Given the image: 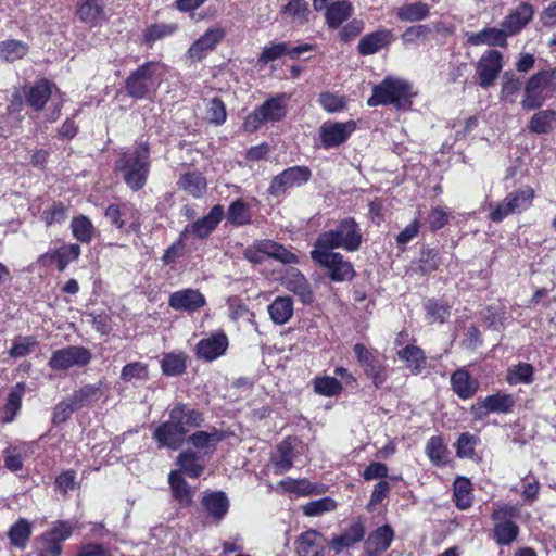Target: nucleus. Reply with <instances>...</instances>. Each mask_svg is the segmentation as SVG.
Instances as JSON below:
<instances>
[{
    "instance_id": "f03ea898",
    "label": "nucleus",
    "mask_w": 556,
    "mask_h": 556,
    "mask_svg": "<svg viewBox=\"0 0 556 556\" xmlns=\"http://www.w3.org/2000/svg\"><path fill=\"white\" fill-rule=\"evenodd\" d=\"M116 169L123 173L128 187L135 191L142 189L150 170L148 146L140 143L135 151L124 153L116 162Z\"/></svg>"
},
{
    "instance_id": "393cba45",
    "label": "nucleus",
    "mask_w": 556,
    "mask_h": 556,
    "mask_svg": "<svg viewBox=\"0 0 556 556\" xmlns=\"http://www.w3.org/2000/svg\"><path fill=\"white\" fill-rule=\"evenodd\" d=\"M169 417L177 424L186 435L192 428L200 427L203 422L202 414L186 404L176 403L169 410Z\"/></svg>"
},
{
    "instance_id": "864d4df0",
    "label": "nucleus",
    "mask_w": 556,
    "mask_h": 556,
    "mask_svg": "<svg viewBox=\"0 0 556 556\" xmlns=\"http://www.w3.org/2000/svg\"><path fill=\"white\" fill-rule=\"evenodd\" d=\"M205 118L216 126L223 125L227 119V112L224 102L219 98L205 100Z\"/></svg>"
},
{
    "instance_id": "0e129e2a",
    "label": "nucleus",
    "mask_w": 556,
    "mask_h": 556,
    "mask_svg": "<svg viewBox=\"0 0 556 556\" xmlns=\"http://www.w3.org/2000/svg\"><path fill=\"white\" fill-rule=\"evenodd\" d=\"M148 378V365L142 362H132L125 365L121 371V379L125 382L144 380Z\"/></svg>"
},
{
    "instance_id": "c85d7f7f",
    "label": "nucleus",
    "mask_w": 556,
    "mask_h": 556,
    "mask_svg": "<svg viewBox=\"0 0 556 556\" xmlns=\"http://www.w3.org/2000/svg\"><path fill=\"white\" fill-rule=\"evenodd\" d=\"M394 538L390 526L384 525L372 531L364 543L366 554L378 555L389 548Z\"/></svg>"
},
{
    "instance_id": "72a5a7b5",
    "label": "nucleus",
    "mask_w": 556,
    "mask_h": 556,
    "mask_svg": "<svg viewBox=\"0 0 556 556\" xmlns=\"http://www.w3.org/2000/svg\"><path fill=\"white\" fill-rule=\"evenodd\" d=\"M508 37L506 30L501 25V28H484L479 33L471 34L468 37V42L473 46L488 45L504 47Z\"/></svg>"
},
{
    "instance_id": "680f3d73",
    "label": "nucleus",
    "mask_w": 556,
    "mask_h": 556,
    "mask_svg": "<svg viewBox=\"0 0 556 556\" xmlns=\"http://www.w3.org/2000/svg\"><path fill=\"white\" fill-rule=\"evenodd\" d=\"M178 29L177 24L157 23L150 25L143 34V38L147 42L153 43L165 37H168L176 33Z\"/></svg>"
},
{
    "instance_id": "a19ab883",
    "label": "nucleus",
    "mask_w": 556,
    "mask_h": 556,
    "mask_svg": "<svg viewBox=\"0 0 556 556\" xmlns=\"http://www.w3.org/2000/svg\"><path fill=\"white\" fill-rule=\"evenodd\" d=\"M103 395L102 391V382L98 381L94 384H86L81 387L78 390H75L73 394L71 395L74 403L77 405V407L80 409L84 406H87L91 404L92 402H96L100 400V397Z\"/></svg>"
},
{
    "instance_id": "603ef678",
    "label": "nucleus",
    "mask_w": 556,
    "mask_h": 556,
    "mask_svg": "<svg viewBox=\"0 0 556 556\" xmlns=\"http://www.w3.org/2000/svg\"><path fill=\"white\" fill-rule=\"evenodd\" d=\"M73 236L83 243H88L92 240L94 227L91 220L81 215L73 218L71 223Z\"/></svg>"
},
{
    "instance_id": "a878e982",
    "label": "nucleus",
    "mask_w": 556,
    "mask_h": 556,
    "mask_svg": "<svg viewBox=\"0 0 556 556\" xmlns=\"http://www.w3.org/2000/svg\"><path fill=\"white\" fill-rule=\"evenodd\" d=\"M285 288L296 294L302 303L309 304L313 302V293L307 279L298 269H290L282 279Z\"/></svg>"
},
{
    "instance_id": "3c124183",
    "label": "nucleus",
    "mask_w": 556,
    "mask_h": 556,
    "mask_svg": "<svg viewBox=\"0 0 556 556\" xmlns=\"http://www.w3.org/2000/svg\"><path fill=\"white\" fill-rule=\"evenodd\" d=\"M223 432L213 429L211 432L197 431L189 437L188 441L198 450L214 448L217 443L223 441Z\"/></svg>"
},
{
    "instance_id": "37998d69",
    "label": "nucleus",
    "mask_w": 556,
    "mask_h": 556,
    "mask_svg": "<svg viewBox=\"0 0 556 556\" xmlns=\"http://www.w3.org/2000/svg\"><path fill=\"white\" fill-rule=\"evenodd\" d=\"M51 96V84L40 80L29 88L26 97L27 103L35 110H41Z\"/></svg>"
},
{
    "instance_id": "5701e85b",
    "label": "nucleus",
    "mask_w": 556,
    "mask_h": 556,
    "mask_svg": "<svg viewBox=\"0 0 556 556\" xmlns=\"http://www.w3.org/2000/svg\"><path fill=\"white\" fill-rule=\"evenodd\" d=\"M185 437L184 432L170 417L167 421L156 427L153 432V439L159 445L170 450H178L182 445Z\"/></svg>"
},
{
    "instance_id": "aec40b11",
    "label": "nucleus",
    "mask_w": 556,
    "mask_h": 556,
    "mask_svg": "<svg viewBox=\"0 0 556 556\" xmlns=\"http://www.w3.org/2000/svg\"><path fill=\"white\" fill-rule=\"evenodd\" d=\"M312 50H314V46L311 43H302L295 47H291L287 42L273 43L263 49V52L258 58V62L267 64L279 59L283 54H288L291 59H298L303 53Z\"/></svg>"
},
{
    "instance_id": "39448f33",
    "label": "nucleus",
    "mask_w": 556,
    "mask_h": 556,
    "mask_svg": "<svg viewBox=\"0 0 556 556\" xmlns=\"http://www.w3.org/2000/svg\"><path fill=\"white\" fill-rule=\"evenodd\" d=\"M311 257L316 264L326 269L331 281H350L355 276L353 264L339 252L313 248Z\"/></svg>"
},
{
    "instance_id": "c03bdc74",
    "label": "nucleus",
    "mask_w": 556,
    "mask_h": 556,
    "mask_svg": "<svg viewBox=\"0 0 556 556\" xmlns=\"http://www.w3.org/2000/svg\"><path fill=\"white\" fill-rule=\"evenodd\" d=\"M454 500L456 506L462 509H468L472 505L471 482L469 479L458 477L454 482Z\"/></svg>"
},
{
    "instance_id": "4c0bfd02",
    "label": "nucleus",
    "mask_w": 556,
    "mask_h": 556,
    "mask_svg": "<svg viewBox=\"0 0 556 556\" xmlns=\"http://www.w3.org/2000/svg\"><path fill=\"white\" fill-rule=\"evenodd\" d=\"M293 445L290 438L283 440L278 446L277 452L273 456L274 469L277 475L287 472L293 465Z\"/></svg>"
},
{
    "instance_id": "c756f323",
    "label": "nucleus",
    "mask_w": 556,
    "mask_h": 556,
    "mask_svg": "<svg viewBox=\"0 0 556 556\" xmlns=\"http://www.w3.org/2000/svg\"><path fill=\"white\" fill-rule=\"evenodd\" d=\"M532 17V7L528 3H522L502 22V26L508 36H513L520 31Z\"/></svg>"
},
{
    "instance_id": "58836bf2",
    "label": "nucleus",
    "mask_w": 556,
    "mask_h": 556,
    "mask_svg": "<svg viewBox=\"0 0 556 556\" xmlns=\"http://www.w3.org/2000/svg\"><path fill=\"white\" fill-rule=\"evenodd\" d=\"M430 8L427 3L417 1L401 5L396 10V16L403 22H418L427 18Z\"/></svg>"
},
{
    "instance_id": "8fccbe9b",
    "label": "nucleus",
    "mask_w": 556,
    "mask_h": 556,
    "mask_svg": "<svg viewBox=\"0 0 556 556\" xmlns=\"http://www.w3.org/2000/svg\"><path fill=\"white\" fill-rule=\"evenodd\" d=\"M26 391V384L24 382L16 383L8 395L5 404V421H12L21 409L22 399Z\"/></svg>"
},
{
    "instance_id": "e433bc0d",
    "label": "nucleus",
    "mask_w": 556,
    "mask_h": 556,
    "mask_svg": "<svg viewBox=\"0 0 556 556\" xmlns=\"http://www.w3.org/2000/svg\"><path fill=\"white\" fill-rule=\"evenodd\" d=\"M270 319L276 325H285L293 315V301L290 296H278L268 306Z\"/></svg>"
},
{
    "instance_id": "a211bd4d",
    "label": "nucleus",
    "mask_w": 556,
    "mask_h": 556,
    "mask_svg": "<svg viewBox=\"0 0 556 556\" xmlns=\"http://www.w3.org/2000/svg\"><path fill=\"white\" fill-rule=\"evenodd\" d=\"M366 534V526L363 520L357 519L351 522L341 534L336 535L328 544L337 555L352 548L362 542Z\"/></svg>"
},
{
    "instance_id": "f704fd0d",
    "label": "nucleus",
    "mask_w": 556,
    "mask_h": 556,
    "mask_svg": "<svg viewBox=\"0 0 556 556\" xmlns=\"http://www.w3.org/2000/svg\"><path fill=\"white\" fill-rule=\"evenodd\" d=\"M168 483L170 485L173 496L180 505L189 506L192 503L193 490L182 478L180 471H172L168 476Z\"/></svg>"
},
{
    "instance_id": "ea45409f",
    "label": "nucleus",
    "mask_w": 556,
    "mask_h": 556,
    "mask_svg": "<svg viewBox=\"0 0 556 556\" xmlns=\"http://www.w3.org/2000/svg\"><path fill=\"white\" fill-rule=\"evenodd\" d=\"M556 124V111L542 110L535 113L530 122L529 129L538 135L548 134L553 130Z\"/></svg>"
},
{
    "instance_id": "f8f14e48",
    "label": "nucleus",
    "mask_w": 556,
    "mask_h": 556,
    "mask_svg": "<svg viewBox=\"0 0 556 556\" xmlns=\"http://www.w3.org/2000/svg\"><path fill=\"white\" fill-rule=\"evenodd\" d=\"M353 350L366 376L372 380L376 388H380L388 378L387 367L364 344L356 343Z\"/></svg>"
},
{
    "instance_id": "f257e3e1",
    "label": "nucleus",
    "mask_w": 556,
    "mask_h": 556,
    "mask_svg": "<svg viewBox=\"0 0 556 556\" xmlns=\"http://www.w3.org/2000/svg\"><path fill=\"white\" fill-rule=\"evenodd\" d=\"M362 239L358 224L353 218H344L334 229L320 233L314 248L331 251L342 248L345 251L354 252L361 248Z\"/></svg>"
},
{
    "instance_id": "de8ad7c7",
    "label": "nucleus",
    "mask_w": 556,
    "mask_h": 556,
    "mask_svg": "<svg viewBox=\"0 0 556 556\" xmlns=\"http://www.w3.org/2000/svg\"><path fill=\"white\" fill-rule=\"evenodd\" d=\"M203 505L217 519L224 517L229 507L228 498L224 492H214L205 495L203 497Z\"/></svg>"
},
{
    "instance_id": "cd10ccee",
    "label": "nucleus",
    "mask_w": 556,
    "mask_h": 556,
    "mask_svg": "<svg viewBox=\"0 0 556 556\" xmlns=\"http://www.w3.org/2000/svg\"><path fill=\"white\" fill-rule=\"evenodd\" d=\"M392 41V33L380 29L365 35L358 42L357 50L361 55H371L388 47Z\"/></svg>"
},
{
    "instance_id": "79ce46f5",
    "label": "nucleus",
    "mask_w": 556,
    "mask_h": 556,
    "mask_svg": "<svg viewBox=\"0 0 556 556\" xmlns=\"http://www.w3.org/2000/svg\"><path fill=\"white\" fill-rule=\"evenodd\" d=\"M179 471L190 478H198L202 475L204 466L200 463L198 455L192 451L181 452L176 460Z\"/></svg>"
},
{
    "instance_id": "7ed1b4c3",
    "label": "nucleus",
    "mask_w": 556,
    "mask_h": 556,
    "mask_svg": "<svg viewBox=\"0 0 556 556\" xmlns=\"http://www.w3.org/2000/svg\"><path fill=\"white\" fill-rule=\"evenodd\" d=\"M412 97V86L397 78L387 77L372 89L371 97L367 100L369 106L394 104L399 109L405 106Z\"/></svg>"
},
{
    "instance_id": "338daca9",
    "label": "nucleus",
    "mask_w": 556,
    "mask_h": 556,
    "mask_svg": "<svg viewBox=\"0 0 556 556\" xmlns=\"http://www.w3.org/2000/svg\"><path fill=\"white\" fill-rule=\"evenodd\" d=\"M425 308L427 311V317L431 323H443L451 313L450 306L435 300H428L425 304Z\"/></svg>"
},
{
    "instance_id": "e2e57ef3",
    "label": "nucleus",
    "mask_w": 556,
    "mask_h": 556,
    "mask_svg": "<svg viewBox=\"0 0 556 556\" xmlns=\"http://www.w3.org/2000/svg\"><path fill=\"white\" fill-rule=\"evenodd\" d=\"M314 391L324 396H334L342 391V386L334 377H317L314 380Z\"/></svg>"
},
{
    "instance_id": "052dcab7",
    "label": "nucleus",
    "mask_w": 556,
    "mask_h": 556,
    "mask_svg": "<svg viewBox=\"0 0 556 556\" xmlns=\"http://www.w3.org/2000/svg\"><path fill=\"white\" fill-rule=\"evenodd\" d=\"M521 89L519 77L513 72H505L502 78V97L503 99L514 103Z\"/></svg>"
},
{
    "instance_id": "2eb2a0df",
    "label": "nucleus",
    "mask_w": 556,
    "mask_h": 556,
    "mask_svg": "<svg viewBox=\"0 0 556 556\" xmlns=\"http://www.w3.org/2000/svg\"><path fill=\"white\" fill-rule=\"evenodd\" d=\"M229 341L226 333L224 331H216L198 342L195 355L205 362H213L226 353Z\"/></svg>"
},
{
    "instance_id": "774afa93",
    "label": "nucleus",
    "mask_w": 556,
    "mask_h": 556,
    "mask_svg": "<svg viewBox=\"0 0 556 556\" xmlns=\"http://www.w3.org/2000/svg\"><path fill=\"white\" fill-rule=\"evenodd\" d=\"M78 409L79 408L70 396L66 400L59 402L54 406L52 422L54 425L63 424L72 416L73 413H75Z\"/></svg>"
},
{
    "instance_id": "7c9ffc66",
    "label": "nucleus",
    "mask_w": 556,
    "mask_h": 556,
    "mask_svg": "<svg viewBox=\"0 0 556 556\" xmlns=\"http://www.w3.org/2000/svg\"><path fill=\"white\" fill-rule=\"evenodd\" d=\"M280 14L287 23L302 26L308 22L311 10L305 0H290L282 7Z\"/></svg>"
},
{
    "instance_id": "6ab92c4d",
    "label": "nucleus",
    "mask_w": 556,
    "mask_h": 556,
    "mask_svg": "<svg viewBox=\"0 0 556 556\" xmlns=\"http://www.w3.org/2000/svg\"><path fill=\"white\" fill-rule=\"evenodd\" d=\"M204 295L197 289H182L169 295L168 305L175 311L195 312L205 305Z\"/></svg>"
},
{
    "instance_id": "ddd939ff",
    "label": "nucleus",
    "mask_w": 556,
    "mask_h": 556,
    "mask_svg": "<svg viewBox=\"0 0 556 556\" xmlns=\"http://www.w3.org/2000/svg\"><path fill=\"white\" fill-rule=\"evenodd\" d=\"M354 121L325 122L319 128V137L324 148L330 149L344 143L355 131Z\"/></svg>"
},
{
    "instance_id": "423d86ee",
    "label": "nucleus",
    "mask_w": 556,
    "mask_h": 556,
    "mask_svg": "<svg viewBox=\"0 0 556 556\" xmlns=\"http://www.w3.org/2000/svg\"><path fill=\"white\" fill-rule=\"evenodd\" d=\"M520 513L518 505L505 504L494 508L491 518L494 522L493 538L498 545H510L519 535V527L513 521Z\"/></svg>"
},
{
    "instance_id": "dca6fc26",
    "label": "nucleus",
    "mask_w": 556,
    "mask_h": 556,
    "mask_svg": "<svg viewBox=\"0 0 556 556\" xmlns=\"http://www.w3.org/2000/svg\"><path fill=\"white\" fill-rule=\"evenodd\" d=\"M502 61L503 55L497 50H490L480 58L477 64V74L482 88H489L494 84L502 71Z\"/></svg>"
},
{
    "instance_id": "f3484780",
    "label": "nucleus",
    "mask_w": 556,
    "mask_h": 556,
    "mask_svg": "<svg viewBox=\"0 0 556 556\" xmlns=\"http://www.w3.org/2000/svg\"><path fill=\"white\" fill-rule=\"evenodd\" d=\"M225 36V29L219 26L208 28L190 46L187 52L188 58L192 61H201L222 42Z\"/></svg>"
},
{
    "instance_id": "412c9836",
    "label": "nucleus",
    "mask_w": 556,
    "mask_h": 556,
    "mask_svg": "<svg viewBox=\"0 0 556 556\" xmlns=\"http://www.w3.org/2000/svg\"><path fill=\"white\" fill-rule=\"evenodd\" d=\"M299 556H325L326 539L317 530H307L295 541Z\"/></svg>"
},
{
    "instance_id": "4be33fe9",
    "label": "nucleus",
    "mask_w": 556,
    "mask_h": 556,
    "mask_svg": "<svg viewBox=\"0 0 556 556\" xmlns=\"http://www.w3.org/2000/svg\"><path fill=\"white\" fill-rule=\"evenodd\" d=\"M80 247L78 244H63L61 248L48 251L39 257V263L45 266L56 264L60 271H63L67 265L78 258Z\"/></svg>"
},
{
    "instance_id": "4468645a",
    "label": "nucleus",
    "mask_w": 556,
    "mask_h": 556,
    "mask_svg": "<svg viewBox=\"0 0 556 556\" xmlns=\"http://www.w3.org/2000/svg\"><path fill=\"white\" fill-rule=\"evenodd\" d=\"M515 401L510 394L497 392L489 395L471 406V414L477 419H482L490 413L507 414L514 407Z\"/></svg>"
},
{
    "instance_id": "13d9d810",
    "label": "nucleus",
    "mask_w": 556,
    "mask_h": 556,
    "mask_svg": "<svg viewBox=\"0 0 556 556\" xmlns=\"http://www.w3.org/2000/svg\"><path fill=\"white\" fill-rule=\"evenodd\" d=\"M162 371L166 376L181 375L186 369V357L184 354L168 353L161 362Z\"/></svg>"
},
{
    "instance_id": "bb28decb",
    "label": "nucleus",
    "mask_w": 556,
    "mask_h": 556,
    "mask_svg": "<svg viewBox=\"0 0 556 556\" xmlns=\"http://www.w3.org/2000/svg\"><path fill=\"white\" fill-rule=\"evenodd\" d=\"M451 386L452 390L462 400L472 397L479 389L478 380L465 368L457 369L452 374Z\"/></svg>"
},
{
    "instance_id": "1a4fd4ad",
    "label": "nucleus",
    "mask_w": 556,
    "mask_h": 556,
    "mask_svg": "<svg viewBox=\"0 0 556 556\" xmlns=\"http://www.w3.org/2000/svg\"><path fill=\"white\" fill-rule=\"evenodd\" d=\"M533 198V188L530 186H522L507 194L501 202H498L490 212L489 218L494 223H500L508 215L519 214L531 206Z\"/></svg>"
},
{
    "instance_id": "49530a36",
    "label": "nucleus",
    "mask_w": 556,
    "mask_h": 556,
    "mask_svg": "<svg viewBox=\"0 0 556 556\" xmlns=\"http://www.w3.org/2000/svg\"><path fill=\"white\" fill-rule=\"evenodd\" d=\"M534 368L529 363H519L508 368L506 380L510 386L529 384L533 381Z\"/></svg>"
},
{
    "instance_id": "09e8293b",
    "label": "nucleus",
    "mask_w": 556,
    "mask_h": 556,
    "mask_svg": "<svg viewBox=\"0 0 556 556\" xmlns=\"http://www.w3.org/2000/svg\"><path fill=\"white\" fill-rule=\"evenodd\" d=\"M28 52V46L15 39L0 42V59L7 62H14L22 59Z\"/></svg>"
},
{
    "instance_id": "4d7b16f0",
    "label": "nucleus",
    "mask_w": 556,
    "mask_h": 556,
    "mask_svg": "<svg viewBox=\"0 0 556 556\" xmlns=\"http://www.w3.org/2000/svg\"><path fill=\"white\" fill-rule=\"evenodd\" d=\"M426 454L437 466H443L446 464V446L443 443L441 437H431L426 445Z\"/></svg>"
},
{
    "instance_id": "6e6d98bb",
    "label": "nucleus",
    "mask_w": 556,
    "mask_h": 556,
    "mask_svg": "<svg viewBox=\"0 0 556 556\" xmlns=\"http://www.w3.org/2000/svg\"><path fill=\"white\" fill-rule=\"evenodd\" d=\"M440 265V257L438 251L433 249L421 250L420 257L413 268L421 275H428L438 269Z\"/></svg>"
},
{
    "instance_id": "bf43d9fd",
    "label": "nucleus",
    "mask_w": 556,
    "mask_h": 556,
    "mask_svg": "<svg viewBox=\"0 0 556 556\" xmlns=\"http://www.w3.org/2000/svg\"><path fill=\"white\" fill-rule=\"evenodd\" d=\"M227 220L237 226L247 225L251 222L250 210L242 200H236L229 206Z\"/></svg>"
},
{
    "instance_id": "c9c22d12",
    "label": "nucleus",
    "mask_w": 556,
    "mask_h": 556,
    "mask_svg": "<svg viewBox=\"0 0 556 556\" xmlns=\"http://www.w3.org/2000/svg\"><path fill=\"white\" fill-rule=\"evenodd\" d=\"M352 12L353 7L349 0L332 2L326 8V22L329 27L338 28L352 15Z\"/></svg>"
},
{
    "instance_id": "69168bd1",
    "label": "nucleus",
    "mask_w": 556,
    "mask_h": 556,
    "mask_svg": "<svg viewBox=\"0 0 556 556\" xmlns=\"http://www.w3.org/2000/svg\"><path fill=\"white\" fill-rule=\"evenodd\" d=\"M337 508V503L330 497H323L320 500L308 502L303 506V513L306 516L314 517L321 514L332 511Z\"/></svg>"
},
{
    "instance_id": "a18cd8bd",
    "label": "nucleus",
    "mask_w": 556,
    "mask_h": 556,
    "mask_svg": "<svg viewBox=\"0 0 556 556\" xmlns=\"http://www.w3.org/2000/svg\"><path fill=\"white\" fill-rule=\"evenodd\" d=\"M178 186L191 195L199 198L206 190V179L200 173H189L180 177Z\"/></svg>"
},
{
    "instance_id": "b1692460",
    "label": "nucleus",
    "mask_w": 556,
    "mask_h": 556,
    "mask_svg": "<svg viewBox=\"0 0 556 556\" xmlns=\"http://www.w3.org/2000/svg\"><path fill=\"white\" fill-rule=\"evenodd\" d=\"M224 216V208L222 205H215L212 207L210 213L195 220L191 225H188L182 233H193L195 237L203 239L208 237L218 226Z\"/></svg>"
},
{
    "instance_id": "6e6552de",
    "label": "nucleus",
    "mask_w": 556,
    "mask_h": 556,
    "mask_svg": "<svg viewBox=\"0 0 556 556\" xmlns=\"http://www.w3.org/2000/svg\"><path fill=\"white\" fill-rule=\"evenodd\" d=\"M160 64L147 62L134 71L125 81V89L129 97L143 99L154 91L159 85L156 72Z\"/></svg>"
},
{
    "instance_id": "473e14b6",
    "label": "nucleus",
    "mask_w": 556,
    "mask_h": 556,
    "mask_svg": "<svg viewBox=\"0 0 556 556\" xmlns=\"http://www.w3.org/2000/svg\"><path fill=\"white\" fill-rule=\"evenodd\" d=\"M397 357L412 374L418 375L426 368V356L417 345H406L397 351Z\"/></svg>"
},
{
    "instance_id": "20e7f679",
    "label": "nucleus",
    "mask_w": 556,
    "mask_h": 556,
    "mask_svg": "<svg viewBox=\"0 0 556 556\" xmlns=\"http://www.w3.org/2000/svg\"><path fill=\"white\" fill-rule=\"evenodd\" d=\"M556 91V67L541 71L532 75L526 84L521 106L534 110L543 105L545 100Z\"/></svg>"
},
{
    "instance_id": "2f4dec72",
    "label": "nucleus",
    "mask_w": 556,
    "mask_h": 556,
    "mask_svg": "<svg viewBox=\"0 0 556 556\" xmlns=\"http://www.w3.org/2000/svg\"><path fill=\"white\" fill-rule=\"evenodd\" d=\"M80 21L93 27L105 20L103 0H81L77 9Z\"/></svg>"
},
{
    "instance_id": "0eeeda50",
    "label": "nucleus",
    "mask_w": 556,
    "mask_h": 556,
    "mask_svg": "<svg viewBox=\"0 0 556 556\" xmlns=\"http://www.w3.org/2000/svg\"><path fill=\"white\" fill-rule=\"evenodd\" d=\"M287 99L288 97L282 93L266 100L245 117L243 122L244 130L252 132L265 123H276L283 119L287 114Z\"/></svg>"
},
{
    "instance_id": "5fc2aeb1",
    "label": "nucleus",
    "mask_w": 556,
    "mask_h": 556,
    "mask_svg": "<svg viewBox=\"0 0 556 556\" xmlns=\"http://www.w3.org/2000/svg\"><path fill=\"white\" fill-rule=\"evenodd\" d=\"M30 534V523L24 518H21L9 530V539L12 545L18 548L25 547Z\"/></svg>"
},
{
    "instance_id": "9b49d317",
    "label": "nucleus",
    "mask_w": 556,
    "mask_h": 556,
    "mask_svg": "<svg viewBox=\"0 0 556 556\" xmlns=\"http://www.w3.org/2000/svg\"><path fill=\"white\" fill-rule=\"evenodd\" d=\"M311 176L312 172L306 166L289 167L273 178L268 191L270 194L279 197L291 188L306 184Z\"/></svg>"
},
{
    "instance_id": "9d476101",
    "label": "nucleus",
    "mask_w": 556,
    "mask_h": 556,
    "mask_svg": "<svg viewBox=\"0 0 556 556\" xmlns=\"http://www.w3.org/2000/svg\"><path fill=\"white\" fill-rule=\"evenodd\" d=\"M92 358L91 352L77 345H71L56 350L52 353L49 366L53 370H66L71 367H84L90 363Z\"/></svg>"
}]
</instances>
